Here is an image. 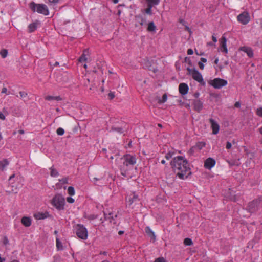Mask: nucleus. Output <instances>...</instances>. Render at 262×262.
<instances>
[{"label":"nucleus","instance_id":"obj_1","mask_svg":"<svg viewBox=\"0 0 262 262\" xmlns=\"http://www.w3.org/2000/svg\"><path fill=\"white\" fill-rule=\"evenodd\" d=\"M172 168L178 177L185 179L191 174L187 160L181 156L174 157L170 162Z\"/></svg>","mask_w":262,"mask_h":262},{"label":"nucleus","instance_id":"obj_2","mask_svg":"<svg viewBox=\"0 0 262 262\" xmlns=\"http://www.w3.org/2000/svg\"><path fill=\"white\" fill-rule=\"evenodd\" d=\"M121 160H123V164L120 168L121 174L126 177L128 175V170L132 169L136 163L137 159L134 155L126 154L121 158Z\"/></svg>","mask_w":262,"mask_h":262},{"label":"nucleus","instance_id":"obj_3","mask_svg":"<svg viewBox=\"0 0 262 262\" xmlns=\"http://www.w3.org/2000/svg\"><path fill=\"white\" fill-rule=\"evenodd\" d=\"M29 7L33 12H37L45 16L49 14V10L45 4H36L32 2L29 4Z\"/></svg>","mask_w":262,"mask_h":262},{"label":"nucleus","instance_id":"obj_4","mask_svg":"<svg viewBox=\"0 0 262 262\" xmlns=\"http://www.w3.org/2000/svg\"><path fill=\"white\" fill-rule=\"evenodd\" d=\"M73 230L79 238L82 240H86L88 238V231L83 225L76 224L73 226Z\"/></svg>","mask_w":262,"mask_h":262},{"label":"nucleus","instance_id":"obj_5","mask_svg":"<svg viewBox=\"0 0 262 262\" xmlns=\"http://www.w3.org/2000/svg\"><path fill=\"white\" fill-rule=\"evenodd\" d=\"M51 204L58 210H63L66 204L64 198L61 194H56L52 199Z\"/></svg>","mask_w":262,"mask_h":262},{"label":"nucleus","instance_id":"obj_6","mask_svg":"<svg viewBox=\"0 0 262 262\" xmlns=\"http://www.w3.org/2000/svg\"><path fill=\"white\" fill-rule=\"evenodd\" d=\"M187 70L188 71V74L191 75L194 80L202 85L205 84L202 74L197 70L195 69H191L190 68H187Z\"/></svg>","mask_w":262,"mask_h":262},{"label":"nucleus","instance_id":"obj_7","mask_svg":"<svg viewBox=\"0 0 262 262\" xmlns=\"http://www.w3.org/2000/svg\"><path fill=\"white\" fill-rule=\"evenodd\" d=\"M228 83L226 80L221 79L220 78H216L211 80L209 84L215 89H221L223 86H226Z\"/></svg>","mask_w":262,"mask_h":262},{"label":"nucleus","instance_id":"obj_8","mask_svg":"<svg viewBox=\"0 0 262 262\" xmlns=\"http://www.w3.org/2000/svg\"><path fill=\"white\" fill-rule=\"evenodd\" d=\"M237 20L243 25H247L250 20V16L247 12H243L237 16Z\"/></svg>","mask_w":262,"mask_h":262},{"label":"nucleus","instance_id":"obj_9","mask_svg":"<svg viewBox=\"0 0 262 262\" xmlns=\"http://www.w3.org/2000/svg\"><path fill=\"white\" fill-rule=\"evenodd\" d=\"M211 125V128L212 130V134L216 135L219 133L220 130V125L219 123L213 119L210 118L209 120Z\"/></svg>","mask_w":262,"mask_h":262},{"label":"nucleus","instance_id":"obj_10","mask_svg":"<svg viewBox=\"0 0 262 262\" xmlns=\"http://www.w3.org/2000/svg\"><path fill=\"white\" fill-rule=\"evenodd\" d=\"M189 90L188 85L185 83H181L179 85V91L182 95H185L187 94Z\"/></svg>","mask_w":262,"mask_h":262},{"label":"nucleus","instance_id":"obj_11","mask_svg":"<svg viewBox=\"0 0 262 262\" xmlns=\"http://www.w3.org/2000/svg\"><path fill=\"white\" fill-rule=\"evenodd\" d=\"M227 39L225 36H223L220 40L221 50L225 53H228V49L226 46Z\"/></svg>","mask_w":262,"mask_h":262},{"label":"nucleus","instance_id":"obj_12","mask_svg":"<svg viewBox=\"0 0 262 262\" xmlns=\"http://www.w3.org/2000/svg\"><path fill=\"white\" fill-rule=\"evenodd\" d=\"M215 164V161L211 158H209L205 161L204 163V167L207 169H210L211 168L214 166Z\"/></svg>","mask_w":262,"mask_h":262},{"label":"nucleus","instance_id":"obj_13","mask_svg":"<svg viewBox=\"0 0 262 262\" xmlns=\"http://www.w3.org/2000/svg\"><path fill=\"white\" fill-rule=\"evenodd\" d=\"M49 213L46 212H38L34 214V217L36 220H43L49 217Z\"/></svg>","mask_w":262,"mask_h":262},{"label":"nucleus","instance_id":"obj_14","mask_svg":"<svg viewBox=\"0 0 262 262\" xmlns=\"http://www.w3.org/2000/svg\"><path fill=\"white\" fill-rule=\"evenodd\" d=\"M22 224L27 227L31 226L32 221L30 217L27 216H24L22 217L21 220Z\"/></svg>","mask_w":262,"mask_h":262},{"label":"nucleus","instance_id":"obj_15","mask_svg":"<svg viewBox=\"0 0 262 262\" xmlns=\"http://www.w3.org/2000/svg\"><path fill=\"white\" fill-rule=\"evenodd\" d=\"M240 50L246 53L249 57H252L253 56L252 50L247 47H242L240 48Z\"/></svg>","mask_w":262,"mask_h":262},{"label":"nucleus","instance_id":"obj_16","mask_svg":"<svg viewBox=\"0 0 262 262\" xmlns=\"http://www.w3.org/2000/svg\"><path fill=\"white\" fill-rule=\"evenodd\" d=\"M145 230L146 233L148 235V236H149L154 241L156 239V235L155 233L149 227H146L145 229Z\"/></svg>","mask_w":262,"mask_h":262},{"label":"nucleus","instance_id":"obj_17","mask_svg":"<svg viewBox=\"0 0 262 262\" xmlns=\"http://www.w3.org/2000/svg\"><path fill=\"white\" fill-rule=\"evenodd\" d=\"M89 56V50L85 49L82 55L79 57L78 60L80 62H84L87 60V56Z\"/></svg>","mask_w":262,"mask_h":262},{"label":"nucleus","instance_id":"obj_18","mask_svg":"<svg viewBox=\"0 0 262 262\" xmlns=\"http://www.w3.org/2000/svg\"><path fill=\"white\" fill-rule=\"evenodd\" d=\"M194 107L195 110L198 112H200L203 108V103L202 102L199 100H196L194 102Z\"/></svg>","mask_w":262,"mask_h":262},{"label":"nucleus","instance_id":"obj_19","mask_svg":"<svg viewBox=\"0 0 262 262\" xmlns=\"http://www.w3.org/2000/svg\"><path fill=\"white\" fill-rule=\"evenodd\" d=\"M45 100L48 101H59L62 100V98L59 96H53L48 95L45 97Z\"/></svg>","mask_w":262,"mask_h":262},{"label":"nucleus","instance_id":"obj_20","mask_svg":"<svg viewBox=\"0 0 262 262\" xmlns=\"http://www.w3.org/2000/svg\"><path fill=\"white\" fill-rule=\"evenodd\" d=\"M37 25H38L37 22H34V23L29 24L28 26V32L29 33H31V32L35 31V30H36L37 28Z\"/></svg>","mask_w":262,"mask_h":262},{"label":"nucleus","instance_id":"obj_21","mask_svg":"<svg viewBox=\"0 0 262 262\" xmlns=\"http://www.w3.org/2000/svg\"><path fill=\"white\" fill-rule=\"evenodd\" d=\"M8 164L9 161L7 159H4L2 161H0V171L4 170Z\"/></svg>","mask_w":262,"mask_h":262},{"label":"nucleus","instance_id":"obj_22","mask_svg":"<svg viewBox=\"0 0 262 262\" xmlns=\"http://www.w3.org/2000/svg\"><path fill=\"white\" fill-rule=\"evenodd\" d=\"M147 30L148 32H155L156 27L155 25L154 22L151 21L148 23Z\"/></svg>","mask_w":262,"mask_h":262},{"label":"nucleus","instance_id":"obj_23","mask_svg":"<svg viewBox=\"0 0 262 262\" xmlns=\"http://www.w3.org/2000/svg\"><path fill=\"white\" fill-rule=\"evenodd\" d=\"M205 145L206 144L204 142H199L193 147V149L200 150L205 146Z\"/></svg>","mask_w":262,"mask_h":262},{"label":"nucleus","instance_id":"obj_24","mask_svg":"<svg viewBox=\"0 0 262 262\" xmlns=\"http://www.w3.org/2000/svg\"><path fill=\"white\" fill-rule=\"evenodd\" d=\"M147 5L154 6L159 4L160 0H145Z\"/></svg>","mask_w":262,"mask_h":262},{"label":"nucleus","instance_id":"obj_25","mask_svg":"<svg viewBox=\"0 0 262 262\" xmlns=\"http://www.w3.org/2000/svg\"><path fill=\"white\" fill-rule=\"evenodd\" d=\"M136 20L141 25L143 26L146 23V20L140 15L136 17Z\"/></svg>","mask_w":262,"mask_h":262},{"label":"nucleus","instance_id":"obj_26","mask_svg":"<svg viewBox=\"0 0 262 262\" xmlns=\"http://www.w3.org/2000/svg\"><path fill=\"white\" fill-rule=\"evenodd\" d=\"M111 130L116 132L120 134L123 133L124 132V129L122 127L114 126L111 128Z\"/></svg>","mask_w":262,"mask_h":262},{"label":"nucleus","instance_id":"obj_27","mask_svg":"<svg viewBox=\"0 0 262 262\" xmlns=\"http://www.w3.org/2000/svg\"><path fill=\"white\" fill-rule=\"evenodd\" d=\"M56 247L58 250H63V246L61 242L60 241L59 238H56Z\"/></svg>","mask_w":262,"mask_h":262},{"label":"nucleus","instance_id":"obj_28","mask_svg":"<svg viewBox=\"0 0 262 262\" xmlns=\"http://www.w3.org/2000/svg\"><path fill=\"white\" fill-rule=\"evenodd\" d=\"M50 170H51L50 175L52 177H56L58 176V172L57 171V170H56L53 167L50 168Z\"/></svg>","mask_w":262,"mask_h":262},{"label":"nucleus","instance_id":"obj_29","mask_svg":"<svg viewBox=\"0 0 262 262\" xmlns=\"http://www.w3.org/2000/svg\"><path fill=\"white\" fill-rule=\"evenodd\" d=\"M184 244L186 246H191L193 245V242L191 239L186 238L184 241Z\"/></svg>","mask_w":262,"mask_h":262},{"label":"nucleus","instance_id":"obj_30","mask_svg":"<svg viewBox=\"0 0 262 262\" xmlns=\"http://www.w3.org/2000/svg\"><path fill=\"white\" fill-rule=\"evenodd\" d=\"M68 194L70 195H74L75 194V190L73 187L69 186L68 188Z\"/></svg>","mask_w":262,"mask_h":262},{"label":"nucleus","instance_id":"obj_31","mask_svg":"<svg viewBox=\"0 0 262 262\" xmlns=\"http://www.w3.org/2000/svg\"><path fill=\"white\" fill-rule=\"evenodd\" d=\"M0 55L2 58H6L8 55V51L6 49L2 50L0 52Z\"/></svg>","mask_w":262,"mask_h":262},{"label":"nucleus","instance_id":"obj_32","mask_svg":"<svg viewBox=\"0 0 262 262\" xmlns=\"http://www.w3.org/2000/svg\"><path fill=\"white\" fill-rule=\"evenodd\" d=\"M153 6L147 5V8L144 10V12L149 15H151V9Z\"/></svg>","mask_w":262,"mask_h":262},{"label":"nucleus","instance_id":"obj_33","mask_svg":"<svg viewBox=\"0 0 262 262\" xmlns=\"http://www.w3.org/2000/svg\"><path fill=\"white\" fill-rule=\"evenodd\" d=\"M19 93L20 95V97L22 99H24L25 98H27L28 96L27 93L25 91H20Z\"/></svg>","mask_w":262,"mask_h":262},{"label":"nucleus","instance_id":"obj_34","mask_svg":"<svg viewBox=\"0 0 262 262\" xmlns=\"http://www.w3.org/2000/svg\"><path fill=\"white\" fill-rule=\"evenodd\" d=\"M56 133L58 135L62 136L64 133V130L62 128L59 127L57 129Z\"/></svg>","mask_w":262,"mask_h":262},{"label":"nucleus","instance_id":"obj_35","mask_svg":"<svg viewBox=\"0 0 262 262\" xmlns=\"http://www.w3.org/2000/svg\"><path fill=\"white\" fill-rule=\"evenodd\" d=\"M167 96L166 94H164L163 95L162 99L159 100V102L160 103H163L167 101Z\"/></svg>","mask_w":262,"mask_h":262},{"label":"nucleus","instance_id":"obj_36","mask_svg":"<svg viewBox=\"0 0 262 262\" xmlns=\"http://www.w3.org/2000/svg\"><path fill=\"white\" fill-rule=\"evenodd\" d=\"M47 3L49 4H57L60 0H45Z\"/></svg>","mask_w":262,"mask_h":262},{"label":"nucleus","instance_id":"obj_37","mask_svg":"<svg viewBox=\"0 0 262 262\" xmlns=\"http://www.w3.org/2000/svg\"><path fill=\"white\" fill-rule=\"evenodd\" d=\"M173 152H168L167 154H166L165 155V158L167 159V160H169L170 159V158H171L173 155Z\"/></svg>","mask_w":262,"mask_h":262},{"label":"nucleus","instance_id":"obj_38","mask_svg":"<svg viewBox=\"0 0 262 262\" xmlns=\"http://www.w3.org/2000/svg\"><path fill=\"white\" fill-rule=\"evenodd\" d=\"M256 114L258 116L262 117V107H259L256 110Z\"/></svg>","mask_w":262,"mask_h":262},{"label":"nucleus","instance_id":"obj_39","mask_svg":"<svg viewBox=\"0 0 262 262\" xmlns=\"http://www.w3.org/2000/svg\"><path fill=\"white\" fill-rule=\"evenodd\" d=\"M1 93H2V94H6L7 95H9L10 94V93H8L7 89L6 87H3V89L2 90V91H1Z\"/></svg>","mask_w":262,"mask_h":262},{"label":"nucleus","instance_id":"obj_40","mask_svg":"<svg viewBox=\"0 0 262 262\" xmlns=\"http://www.w3.org/2000/svg\"><path fill=\"white\" fill-rule=\"evenodd\" d=\"M155 262H166V261L163 257H159L157 258Z\"/></svg>","mask_w":262,"mask_h":262},{"label":"nucleus","instance_id":"obj_41","mask_svg":"<svg viewBox=\"0 0 262 262\" xmlns=\"http://www.w3.org/2000/svg\"><path fill=\"white\" fill-rule=\"evenodd\" d=\"M67 201L69 203H73L74 202V199L71 196L67 197Z\"/></svg>","mask_w":262,"mask_h":262},{"label":"nucleus","instance_id":"obj_42","mask_svg":"<svg viewBox=\"0 0 262 262\" xmlns=\"http://www.w3.org/2000/svg\"><path fill=\"white\" fill-rule=\"evenodd\" d=\"M108 97L111 99H113L115 97V94L114 92H110L108 94Z\"/></svg>","mask_w":262,"mask_h":262},{"label":"nucleus","instance_id":"obj_43","mask_svg":"<svg viewBox=\"0 0 262 262\" xmlns=\"http://www.w3.org/2000/svg\"><path fill=\"white\" fill-rule=\"evenodd\" d=\"M231 147H232L231 143L229 142H227V144H226V148L228 149H229L231 148Z\"/></svg>","mask_w":262,"mask_h":262},{"label":"nucleus","instance_id":"obj_44","mask_svg":"<svg viewBox=\"0 0 262 262\" xmlns=\"http://www.w3.org/2000/svg\"><path fill=\"white\" fill-rule=\"evenodd\" d=\"M193 54V51L192 49H189L188 50H187V54L188 55H192Z\"/></svg>","mask_w":262,"mask_h":262},{"label":"nucleus","instance_id":"obj_45","mask_svg":"<svg viewBox=\"0 0 262 262\" xmlns=\"http://www.w3.org/2000/svg\"><path fill=\"white\" fill-rule=\"evenodd\" d=\"M199 66L201 70H203L204 68V65L202 62H199Z\"/></svg>","mask_w":262,"mask_h":262},{"label":"nucleus","instance_id":"obj_46","mask_svg":"<svg viewBox=\"0 0 262 262\" xmlns=\"http://www.w3.org/2000/svg\"><path fill=\"white\" fill-rule=\"evenodd\" d=\"M0 119L3 120H5L6 119L5 116L2 112H0Z\"/></svg>","mask_w":262,"mask_h":262},{"label":"nucleus","instance_id":"obj_47","mask_svg":"<svg viewBox=\"0 0 262 262\" xmlns=\"http://www.w3.org/2000/svg\"><path fill=\"white\" fill-rule=\"evenodd\" d=\"M212 40H213V42L214 43L217 42V38H216V37L214 35H212Z\"/></svg>","mask_w":262,"mask_h":262},{"label":"nucleus","instance_id":"obj_48","mask_svg":"<svg viewBox=\"0 0 262 262\" xmlns=\"http://www.w3.org/2000/svg\"><path fill=\"white\" fill-rule=\"evenodd\" d=\"M234 106H235V107H237V108L240 107V106H241L240 102H236L235 103Z\"/></svg>","mask_w":262,"mask_h":262},{"label":"nucleus","instance_id":"obj_49","mask_svg":"<svg viewBox=\"0 0 262 262\" xmlns=\"http://www.w3.org/2000/svg\"><path fill=\"white\" fill-rule=\"evenodd\" d=\"M200 62H202V63H203V62L205 63V62H207V59H206V58H203V57H202V58H201V61H200Z\"/></svg>","mask_w":262,"mask_h":262},{"label":"nucleus","instance_id":"obj_50","mask_svg":"<svg viewBox=\"0 0 262 262\" xmlns=\"http://www.w3.org/2000/svg\"><path fill=\"white\" fill-rule=\"evenodd\" d=\"M207 46H215V43L212 42H209L207 43Z\"/></svg>","mask_w":262,"mask_h":262},{"label":"nucleus","instance_id":"obj_51","mask_svg":"<svg viewBox=\"0 0 262 262\" xmlns=\"http://www.w3.org/2000/svg\"><path fill=\"white\" fill-rule=\"evenodd\" d=\"M112 215V213H109L108 215L106 216L105 217L106 220L107 219H109L110 217H111L112 218H113V216Z\"/></svg>","mask_w":262,"mask_h":262},{"label":"nucleus","instance_id":"obj_52","mask_svg":"<svg viewBox=\"0 0 262 262\" xmlns=\"http://www.w3.org/2000/svg\"><path fill=\"white\" fill-rule=\"evenodd\" d=\"M96 218V216H95L94 215H90V217H89V219H91V220H94V219H95Z\"/></svg>","mask_w":262,"mask_h":262},{"label":"nucleus","instance_id":"obj_53","mask_svg":"<svg viewBox=\"0 0 262 262\" xmlns=\"http://www.w3.org/2000/svg\"><path fill=\"white\" fill-rule=\"evenodd\" d=\"M107 252H106V251H103V252H101L100 253V254H103V255H107Z\"/></svg>","mask_w":262,"mask_h":262},{"label":"nucleus","instance_id":"obj_54","mask_svg":"<svg viewBox=\"0 0 262 262\" xmlns=\"http://www.w3.org/2000/svg\"><path fill=\"white\" fill-rule=\"evenodd\" d=\"M219 58H216L215 59V60H214V63H215V64H217L218 63V62H219Z\"/></svg>","mask_w":262,"mask_h":262},{"label":"nucleus","instance_id":"obj_55","mask_svg":"<svg viewBox=\"0 0 262 262\" xmlns=\"http://www.w3.org/2000/svg\"><path fill=\"white\" fill-rule=\"evenodd\" d=\"M18 133H19L20 134H24V130H22V129H21V130H18Z\"/></svg>","mask_w":262,"mask_h":262},{"label":"nucleus","instance_id":"obj_56","mask_svg":"<svg viewBox=\"0 0 262 262\" xmlns=\"http://www.w3.org/2000/svg\"><path fill=\"white\" fill-rule=\"evenodd\" d=\"M186 29L187 31H188L189 32H191V31L190 29L188 27H187V26H186Z\"/></svg>","mask_w":262,"mask_h":262},{"label":"nucleus","instance_id":"obj_57","mask_svg":"<svg viewBox=\"0 0 262 262\" xmlns=\"http://www.w3.org/2000/svg\"><path fill=\"white\" fill-rule=\"evenodd\" d=\"M123 233H124V231H121V230H120V231H119L118 234H119V235H122V234H123Z\"/></svg>","mask_w":262,"mask_h":262},{"label":"nucleus","instance_id":"obj_58","mask_svg":"<svg viewBox=\"0 0 262 262\" xmlns=\"http://www.w3.org/2000/svg\"><path fill=\"white\" fill-rule=\"evenodd\" d=\"M14 177H15L14 174L11 176L9 178V180H11L12 178H14Z\"/></svg>","mask_w":262,"mask_h":262},{"label":"nucleus","instance_id":"obj_59","mask_svg":"<svg viewBox=\"0 0 262 262\" xmlns=\"http://www.w3.org/2000/svg\"><path fill=\"white\" fill-rule=\"evenodd\" d=\"M194 150H196V149H193V147L191 148L190 150H189V152H190L191 153H192Z\"/></svg>","mask_w":262,"mask_h":262},{"label":"nucleus","instance_id":"obj_60","mask_svg":"<svg viewBox=\"0 0 262 262\" xmlns=\"http://www.w3.org/2000/svg\"><path fill=\"white\" fill-rule=\"evenodd\" d=\"M260 133L262 135V126L259 128Z\"/></svg>","mask_w":262,"mask_h":262},{"label":"nucleus","instance_id":"obj_61","mask_svg":"<svg viewBox=\"0 0 262 262\" xmlns=\"http://www.w3.org/2000/svg\"><path fill=\"white\" fill-rule=\"evenodd\" d=\"M161 162L162 164H165V163H166V161L164 160H161Z\"/></svg>","mask_w":262,"mask_h":262},{"label":"nucleus","instance_id":"obj_62","mask_svg":"<svg viewBox=\"0 0 262 262\" xmlns=\"http://www.w3.org/2000/svg\"><path fill=\"white\" fill-rule=\"evenodd\" d=\"M8 243V240L7 238L5 239V242H4L5 244H7Z\"/></svg>","mask_w":262,"mask_h":262},{"label":"nucleus","instance_id":"obj_63","mask_svg":"<svg viewBox=\"0 0 262 262\" xmlns=\"http://www.w3.org/2000/svg\"><path fill=\"white\" fill-rule=\"evenodd\" d=\"M59 64V62H56L54 64V66H58Z\"/></svg>","mask_w":262,"mask_h":262},{"label":"nucleus","instance_id":"obj_64","mask_svg":"<svg viewBox=\"0 0 262 262\" xmlns=\"http://www.w3.org/2000/svg\"><path fill=\"white\" fill-rule=\"evenodd\" d=\"M94 182H95L96 181H97L98 179L97 178H94Z\"/></svg>","mask_w":262,"mask_h":262}]
</instances>
